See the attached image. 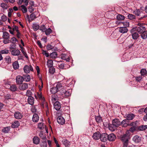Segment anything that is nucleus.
Returning <instances> with one entry per match:
<instances>
[{"label":"nucleus","mask_w":147,"mask_h":147,"mask_svg":"<svg viewBox=\"0 0 147 147\" xmlns=\"http://www.w3.org/2000/svg\"><path fill=\"white\" fill-rule=\"evenodd\" d=\"M128 141L123 142V147H128L129 146H128Z\"/></svg>","instance_id":"63"},{"label":"nucleus","mask_w":147,"mask_h":147,"mask_svg":"<svg viewBox=\"0 0 147 147\" xmlns=\"http://www.w3.org/2000/svg\"><path fill=\"white\" fill-rule=\"evenodd\" d=\"M57 120L59 124L62 125L65 122L64 119L61 116H59L57 119Z\"/></svg>","instance_id":"10"},{"label":"nucleus","mask_w":147,"mask_h":147,"mask_svg":"<svg viewBox=\"0 0 147 147\" xmlns=\"http://www.w3.org/2000/svg\"><path fill=\"white\" fill-rule=\"evenodd\" d=\"M100 134L98 131L94 133L92 137L93 139L95 140L99 139L100 138Z\"/></svg>","instance_id":"12"},{"label":"nucleus","mask_w":147,"mask_h":147,"mask_svg":"<svg viewBox=\"0 0 147 147\" xmlns=\"http://www.w3.org/2000/svg\"><path fill=\"white\" fill-rule=\"evenodd\" d=\"M14 116L16 119H21L22 118L23 115L22 113L19 112L17 111L15 112Z\"/></svg>","instance_id":"14"},{"label":"nucleus","mask_w":147,"mask_h":147,"mask_svg":"<svg viewBox=\"0 0 147 147\" xmlns=\"http://www.w3.org/2000/svg\"><path fill=\"white\" fill-rule=\"evenodd\" d=\"M37 95L39 98L40 100H42L43 102H45V99L44 97H42L41 93H37Z\"/></svg>","instance_id":"43"},{"label":"nucleus","mask_w":147,"mask_h":147,"mask_svg":"<svg viewBox=\"0 0 147 147\" xmlns=\"http://www.w3.org/2000/svg\"><path fill=\"white\" fill-rule=\"evenodd\" d=\"M119 30L120 33L124 34L127 33L128 30L126 27H119Z\"/></svg>","instance_id":"13"},{"label":"nucleus","mask_w":147,"mask_h":147,"mask_svg":"<svg viewBox=\"0 0 147 147\" xmlns=\"http://www.w3.org/2000/svg\"><path fill=\"white\" fill-rule=\"evenodd\" d=\"M20 53V51L18 49H14L11 51V54L14 56H18Z\"/></svg>","instance_id":"18"},{"label":"nucleus","mask_w":147,"mask_h":147,"mask_svg":"<svg viewBox=\"0 0 147 147\" xmlns=\"http://www.w3.org/2000/svg\"><path fill=\"white\" fill-rule=\"evenodd\" d=\"M62 87L61 84L59 82L58 83L56 87L52 88L50 90L51 92L53 94H55L57 92L59 89H60Z\"/></svg>","instance_id":"2"},{"label":"nucleus","mask_w":147,"mask_h":147,"mask_svg":"<svg viewBox=\"0 0 147 147\" xmlns=\"http://www.w3.org/2000/svg\"><path fill=\"white\" fill-rule=\"evenodd\" d=\"M128 18L129 19L133 20V19L135 18L136 17L133 14H129L128 16Z\"/></svg>","instance_id":"48"},{"label":"nucleus","mask_w":147,"mask_h":147,"mask_svg":"<svg viewBox=\"0 0 147 147\" xmlns=\"http://www.w3.org/2000/svg\"><path fill=\"white\" fill-rule=\"evenodd\" d=\"M17 87L16 85H13L10 86V89L12 92H14L17 90Z\"/></svg>","instance_id":"30"},{"label":"nucleus","mask_w":147,"mask_h":147,"mask_svg":"<svg viewBox=\"0 0 147 147\" xmlns=\"http://www.w3.org/2000/svg\"><path fill=\"white\" fill-rule=\"evenodd\" d=\"M32 94V92L30 90H28L27 91L26 95L27 96H28V97H29V96H31V95Z\"/></svg>","instance_id":"57"},{"label":"nucleus","mask_w":147,"mask_h":147,"mask_svg":"<svg viewBox=\"0 0 147 147\" xmlns=\"http://www.w3.org/2000/svg\"><path fill=\"white\" fill-rule=\"evenodd\" d=\"M22 7V10L23 13H25L27 11V9L23 5L21 6Z\"/></svg>","instance_id":"51"},{"label":"nucleus","mask_w":147,"mask_h":147,"mask_svg":"<svg viewBox=\"0 0 147 147\" xmlns=\"http://www.w3.org/2000/svg\"><path fill=\"white\" fill-rule=\"evenodd\" d=\"M34 98L32 96L28 97V101L29 104L31 105H33L34 103Z\"/></svg>","instance_id":"26"},{"label":"nucleus","mask_w":147,"mask_h":147,"mask_svg":"<svg viewBox=\"0 0 147 147\" xmlns=\"http://www.w3.org/2000/svg\"><path fill=\"white\" fill-rule=\"evenodd\" d=\"M71 93V89H69L66 91L65 92V95L66 96H70Z\"/></svg>","instance_id":"41"},{"label":"nucleus","mask_w":147,"mask_h":147,"mask_svg":"<svg viewBox=\"0 0 147 147\" xmlns=\"http://www.w3.org/2000/svg\"><path fill=\"white\" fill-rule=\"evenodd\" d=\"M47 49L48 50H49L53 49V47L51 45H48L47 46Z\"/></svg>","instance_id":"59"},{"label":"nucleus","mask_w":147,"mask_h":147,"mask_svg":"<svg viewBox=\"0 0 147 147\" xmlns=\"http://www.w3.org/2000/svg\"><path fill=\"white\" fill-rule=\"evenodd\" d=\"M54 140L57 147H60V146L58 143V141L55 138H54Z\"/></svg>","instance_id":"64"},{"label":"nucleus","mask_w":147,"mask_h":147,"mask_svg":"<svg viewBox=\"0 0 147 147\" xmlns=\"http://www.w3.org/2000/svg\"><path fill=\"white\" fill-rule=\"evenodd\" d=\"M49 72L51 74H53L55 72V68L52 67H49Z\"/></svg>","instance_id":"49"},{"label":"nucleus","mask_w":147,"mask_h":147,"mask_svg":"<svg viewBox=\"0 0 147 147\" xmlns=\"http://www.w3.org/2000/svg\"><path fill=\"white\" fill-rule=\"evenodd\" d=\"M117 18L118 20H124L125 17L122 15L119 14L117 16Z\"/></svg>","instance_id":"39"},{"label":"nucleus","mask_w":147,"mask_h":147,"mask_svg":"<svg viewBox=\"0 0 147 147\" xmlns=\"http://www.w3.org/2000/svg\"><path fill=\"white\" fill-rule=\"evenodd\" d=\"M9 34L8 32H3L2 37L4 40L3 42L5 44L11 42V40H9Z\"/></svg>","instance_id":"1"},{"label":"nucleus","mask_w":147,"mask_h":147,"mask_svg":"<svg viewBox=\"0 0 147 147\" xmlns=\"http://www.w3.org/2000/svg\"><path fill=\"white\" fill-rule=\"evenodd\" d=\"M47 28L44 25H41L40 27V29L43 32L45 31Z\"/></svg>","instance_id":"52"},{"label":"nucleus","mask_w":147,"mask_h":147,"mask_svg":"<svg viewBox=\"0 0 147 147\" xmlns=\"http://www.w3.org/2000/svg\"><path fill=\"white\" fill-rule=\"evenodd\" d=\"M147 128V125H142L139 126L138 128V129L140 131H143L145 130Z\"/></svg>","instance_id":"42"},{"label":"nucleus","mask_w":147,"mask_h":147,"mask_svg":"<svg viewBox=\"0 0 147 147\" xmlns=\"http://www.w3.org/2000/svg\"><path fill=\"white\" fill-rule=\"evenodd\" d=\"M95 119L96 121L98 123H101L102 121V118L100 116H95Z\"/></svg>","instance_id":"33"},{"label":"nucleus","mask_w":147,"mask_h":147,"mask_svg":"<svg viewBox=\"0 0 147 147\" xmlns=\"http://www.w3.org/2000/svg\"><path fill=\"white\" fill-rule=\"evenodd\" d=\"M20 47L21 49V50L23 54H24V56L26 58H28V56L26 53L25 52L24 48L22 47Z\"/></svg>","instance_id":"40"},{"label":"nucleus","mask_w":147,"mask_h":147,"mask_svg":"<svg viewBox=\"0 0 147 147\" xmlns=\"http://www.w3.org/2000/svg\"><path fill=\"white\" fill-rule=\"evenodd\" d=\"M136 29L134 28H132L130 30L132 38L134 39H137L139 36L138 34L136 32Z\"/></svg>","instance_id":"5"},{"label":"nucleus","mask_w":147,"mask_h":147,"mask_svg":"<svg viewBox=\"0 0 147 147\" xmlns=\"http://www.w3.org/2000/svg\"><path fill=\"white\" fill-rule=\"evenodd\" d=\"M133 28H135L136 30L140 34L144 33V32H146V28L145 27L143 26H140L136 27Z\"/></svg>","instance_id":"4"},{"label":"nucleus","mask_w":147,"mask_h":147,"mask_svg":"<svg viewBox=\"0 0 147 147\" xmlns=\"http://www.w3.org/2000/svg\"><path fill=\"white\" fill-rule=\"evenodd\" d=\"M51 100L52 101L55 102L59 100V97L57 95L55 94L52 96Z\"/></svg>","instance_id":"34"},{"label":"nucleus","mask_w":147,"mask_h":147,"mask_svg":"<svg viewBox=\"0 0 147 147\" xmlns=\"http://www.w3.org/2000/svg\"><path fill=\"white\" fill-rule=\"evenodd\" d=\"M40 137L42 139H45L46 138V136L43 134L42 132H40L39 135Z\"/></svg>","instance_id":"56"},{"label":"nucleus","mask_w":147,"mask_h":147,"mask_svg":"<svg viewBox=\"0 0 147 147\" xmlns=\"http://www.w3.org/2000/svg\"><path fill=\"white\" fill-rule=\"evenodd\" d=\"M140 73L142 76H144L147 74V71L145 69H142L141 70Z\"/></svg>","instance_id":"44"},{"label":"nucleus","mask_w":147,"mask_h":147,"mask_svg":"<svg viewBox=\"0 0 147 147\" xmlns=\"http://www.w3.org/2000/svg\"><path fill=\"white\" fill-rule=\"evenodd\" d=\"M39 117L37 114H34L33 116L32 120L33 122H36L38 121L39 120Z\"/></svg>","instance_id":"21"},{"label":"nucleus","mask_w":147,"mask_h":147,"mask_svg":"<svg viewBox=\"0 0 147 147\" xmlns=\"http://www.w3.org/2000/svg\"><path fill=\"white\" fill-rule=\"evenodd\" d=\"M10 128V127H4L2 129V132L5 133H8L9 131Z\"/></svg>","instance_id":"29"},{"label":"nucleus","mask_w":147,"mask_h":147,"mask_svg":"<svg viewBox=\"0 0 147 147\" xmlns=\"http://www.w3.org/2000/svg\"><path fill=\"white\" fill-rule=\"evenodd\" d=\"M112 124L115 127H118L120 125V122L117 119H115L112 121Z\"/></svg>","instance_id":"17"},{"label":"nucleus","mask_w":147,"mask_h":147,"mask_svg":"<svg viewBox=\"0 0 147 147\" xmlns=\"http://www.w3.org/2000/svg\"><path fill=\"white\" fill-rule=\"evenodd\" d=\"M24 81L23 77L20 75L17 76L16 78V82L17 84H21Z\"/></svg>","instance_id":"7"},{"label":"nucleus","mask_w":147,"mask_h":147,"mask_svg":"<svg viewBox=\"0 0 147 147\" xmlns=\"http://www.w3.org/2000/svg\"><path fill=\"white\" fill-rule=\"evenodd\" d=\"M140 17L139 18V19L140 20L142 19L143 18L146 17H147V15H145L142 12L141 13L140 15Z\"/></svg>","instance_id":"47"},{"label":"nucleus","mask_w":147,"mask_h":147,"mask_svg":"<svg viewBox=\"0 0 147 147\" xmlns=\"http://www.w3.org/2000/svg\"><path fill=\"white\" fill-rule=\"evenodd\" d=\"M52 31L50 28H46L45 31L44 32L45 34L47 36L49 35L52 32Z\"/></svg>","instance_id":"32"},{"label":"nucleus","mask_w":147,"mask_h":147,"mask_svg":"<svg viewBox=\"0 0 147 147\" xmlns=\"http://www.w3.org/2000/svg\"><path fill=\"white\" fill-rule=\"evenodd\" d=\"M128 121L126 119L123 120L122 122H121V124L122 127H126L129 124H128Z\"/></svg>","instance_id":"23"},{"label":"nucleus","mask_w":147,"mask_h":147,"mask_svg":"<svg viewBox=\"0 0 147 147\" xmlns=\"http://www.w3.org/2000/svg\"><path fill=\"white\" fill-rule=\"evenodd\" d=\"M129 135L127 134L126 133L125 134L121 136L120 137V139L123 142H125L127 141H128L129 139Z\"/></svg>","instance_id":"6"},{"label":"nucleus","mask_w":147,"mask_h":147,"mask_svg":"<svg viewBox=\"0 0 147 147\" xmlns=\"http://www.w3.org/2000/svg\"><path fill=\"white\" fill-rule=\"evenodd\" d=\"M121 23L123 24L124 27H126L127 28L129 26V22L128 21H124L123 22H122Z\"/></svg>","instance_id":"55"},{"label":"nucleus","mask_w":147,"mask_h":147,"mask_svg":"<svg viewBox=\"0 0 147 147\" xmlns=\"http://www.w3.org/2000/svg\"><path fill=\"white\" fill-rule=\"evenodd\" d=\"M107 137V134L106 133H103L100 134V139L102 142H105L108 139Z\"/></svg>","instance_id":"9"},{"label":"nucleus","mask_w":147,"mask_h":147,"mask_svg":"<svg viewBox=\"0 0 147 147\" xmlns=\"http://www.w3.org/2000/svg\"><path fill=\"white\" fill-rule=\"evenodd\" d=\"M5 59L6 62L7 63L9 64L11 63V59L9 56H7L5 58Z\"/></svg>","instance_id":"35"},{"label":"nucleus","mask_w":147,"mask_h":147,"mask_svg":"<svg viewBox=\"0 0 147 147\" xmlns=\"http://www.w3.org/2000/svg\"><path fill=\"white\" fill-rule=\"evenodd\" d=\"M0 6L3 8L5 9H7L8 7V6L7 4L3 3L0 4Z\"/></svg>","instance_id":"45"},{"label":"nucleus","mask_w":147,"mask_h":147,"mask_svg":"<svg viewBox=\"0 0 147 147\" xmlns=\"http://www.w3.org/2000/svg\"><path fill=\"white\" fill-rule=\"evenodd\" d=\"M12 65L15 69H18L19 67V65L18 61H16L13 63Z\"/></svg>","instance_id":"27"},{"label":"nucleus","mask_w":147,"mask_h":147,"mask_svg":"<svg viewBox=\"0 0 147 147\" xmlns=\"http://www.w3.org/2000/svg\"><path fill=\"white\" fill-rule=\"evenodd\" d=\"M47 64L49 67H52L53 65V60H48L47 61Z\"/></svg>","instance_id":"31"},{"label":"nucleus","mask_w":147,"mask_h":147,"mask_svg":"<svg viewBox=\"0 0 147 147\" xmlns=\"http://www.w3.org/2000/svg\"><path fill=\"white\" fill-rule=\"evenodd\" d=\"M57 56V53L56 52H53L50 54V57L51 58L54 59L56 58Z\"/></svg>","instance_id":"36"},{"label":"nucleus","mask_w":147,"mask_h":147,"mask_svg":"<svg viewBox=\"0 0 147 147\" xmlns=\"http://www.w3.org/2000/svg\"><path fill=\"white\" fill-rule=\"evenodd\" d=\"M40 139L37 136H34L33 139V142L36 144H38L40 142Z\"/></svg>","instance_id":"22"},{"label":"nucleus","mask_w":147,"mask_h":147,"mask_svg":"<svg viewBox=\"0 0 147 147\" xmlns=\"http://www.w3.org/2000/svg\"><path fill=\"white\" fill-rule=\"evenodd\" d=\"M42 53L43 55H45L47 57H48L49 56V53H47L45 51L42 50Z\"/></svg>","instance_id":"58"},{"label":"nucleus","mask_w":147,"mask_h":147,"mask_svg":"<svg viewBox=\"0 0 147 147\" xmlns=\"http://www.w3.org/2000/svg\"><path fill=\"white\" fill-rule=\"evenodd\" d=\"M23 77V79H24V80L26 82H29L30 80V76L28 74L24 75Z\"/></svg>","instance_id":"25"},{"label":"nucleus","mask_w":147,"mask_h":147,"mask_svg":"<svg viewBox=\"0 0 147 147\" xmlns=\"http://www.w3.org/2000/svg\"><path fill=\"white\" fill-rule=\"evenodd\" d=\"M108 140L110 141H113L115 140L116 136L113 134H111L108 135Z\"/></svg>","instance_id":"15"},{"label":"nucleus","mask_w":147,"mask_h":147,"mask_svg":"<svg viewBox=\"0 0 147 147\" xmlns=\"http://www.w3.org/2000/svg\"><path fill=\"white\" fill-rule=\"evenodd\" d=\"M54 107L56 110H59L61 108L60 103L58 101H56L54 104Z\"/></svg>","instance_id":"16"},{"label":"nucleus","mask_w":147,"mask_h":147,"mask_svg":"<svg viewBox=\"0 0 147 147\" xmlns=\"http://www.w3.org/2000/svg\"><path fill=\"white\" fill-rule=\"evenodd\" d=\"M141 12L139 9H136L134 11V13L138 16H140V15Z\"/></svg>","instance_id":"46"},{"label":"nucleus","mask_w":147,"mask_h":147,"mask_svg":"<svg viewBox=\"0 0 147 147\" xmlns=\"http://www.w3.org/2000/svg\"><path fill=\"white\" fill-rule=\"evenodd\" d=\"M61 59L63 60H65L66 61H69L70 58L67 55L62 54H61Z\"/></svg>","instance_id":"19"},{"label":"nucleus","mask_w":147,"mask_h":147,"mask_svg":"<svg viewBox=\"0 0 147 147\" xmlns=\"http://www.w3.org/2000/svg\"><path fill=\"white\" fill-rule=\"evenodd\" d=\"M116 127H115L114 125H113L112 124V125H110L109 126V129L112 131H115V128Z\"/></svg>","instance_id":"54"},{"label":"nucleus","mask_w":147,"mask_h":147,"mask_svg":"<svg viewBox=\"0 0 147 147\" xmlns=\"http://www.w3.org/2000/svg\"><path fill=\"white\" fill-rule=\"evenodd\" d=\"M47 144L45 142H43L40 144V146L41 147H47Z\"/></svg>","instance_id":"61"},{"label":"nucleus","mask_w":147,"mask_h":147,"mask_svg":"<svg viewBox=\"0 0 147 147\" xmlns=\"http://www.w3.org/2000/svg\"><path fill=\"white\" fill-rule=\"evenodd\" d=\"M32 27L34 31H36L38 29L39 26L36 24H34L32 25Z\"/></svg>","instance_id":"37"},{"label":"nucleus","mask_w":147,"mask_h":147,"mask_svg":"<svg viewBox=\"0 0 147 147\" xmlns=\"http://www.w3.org/2000/svg\"><path fill=\"white\" fill-rule=\"evenodd\" d=\"M135 115L133 114H127L126 117L127 120H131L133 119Z\"/></svg>","instance_id":"28"},{"label":"nucleus","mask_w":147,"mask_h":147,"mask_svg":"<svg viewBox=\"0 0 147 147\" xmlns=\"http://www.w3.org/2000/svg\"><path fill=\"white\" fill-rule=\"evenodd\" d=\"M23 70L24 73L27 74L29 73L30 71L33 72L34 71L33 68L31 65H25Z\"/></svg>","instance_id":"3"},{"label":"nucleus","mask_w":147,"mask_h":147,"mask_svg":"<svg viewBox=\"0 0 147 147\" xmlns=\"http://www.w3.org/2000/svg\"><path fill=\"white\" fill-rule=\"evenodd\" d=\"M63 143L64 145L65 146H67L69 145L70 144V142L67 141L66 139H64L63 140Z\"/></svg>","instance_id":"38"},{"label":"nucleus","mask_w":147,"mask_h":147,"mask_svg":"<svg viewBox=\"0 0 147 147\" xmlns=\"http://www.w3.org/2000/svg\"><path fill=\"white\" fill-rule=\"evenodd\" d=\"M11 42L13 43H15L17 41V40L15 37L12 38L11 39Z\"/></svg>","instance_id":"60"},{"label":"nucleus","mask_w":147,"mask_h":147,"mask_svg":"<svg viewBox=\"0 0 147 147\" xmlns=\"http://www.w3.org/2000/svg\"><path fill=\"white\" fill-rule=\"evenodd\" d=\"M9 53V50L6 49H5L0 51V53L1 54H8Z\"/></svg>","instance_id":"50"},{"label":"nucleus","mask_w":147,"mask_h":147,"mask_svg":"<svg viewBox=\"0 0 147 147\" xmlns=\"http://www.w3.org/2000/svg\"><path fill=\"white\" fill-rule=\"evenodd\" d=\"M147 31H146V32H144V33H141V37L143 39H145L147 38L146 37V34H147Z\"/></svg>","instance_id":"53"},{"label":"nucleus","mask_w":147,"mask_h":147,"mask_svg":"<svg viewBox=\"0 0 147 147\" xmlns=\"http://www.w3.org/2000/svg\"><path fill=\"white\" fill-rule=\"evenodd\" d=\"M20 122L18 121H15L12 124L11 126L13 128H17L20 125Z\"/></svg>","instance_id":"20"},{"label":"nucleus","mask_w":147,"mask_h":147,"mask_svg":"<svg viewBox=\"0 0 147 147\" xmlns=\"http://www.w3.org/2000/svg\"><path fill=\"white\" fill-rule=\"evenodd\" d=\"M15 43H11V44L10 45L9 48L10 49H14L16 46V45L15 44Z\"/></svg>","instance_id":"62"},{"label":"nucleus","mask_w":147,"mask_h":147,"mask_svg":"<svg viewBox=\"0 0 147 147\" xmlns=\"http://www.w3.org/2000/svg\"><path fill=\"white\" fill-rule=\"evenodd\" d=\"M133 140L136 143H138L141 141L140 138L138 136L136 135L133 137Z\"/></svg>","instance_id":"24"},{"label":"nucleus","mask_w":147,"mask_h":147,"mask_svg":"<svg viewBox=\"0 0 147 147\" xmlns=\"http://www.w3.org/2000/svg\"><path fill=\"white\" fill-rule=\"evenodd\" d=\"M28 85L26 83H23L19 86V89L22 90H24L28 89Z\"/></svg>","instance_id":"11"},{"label":"nucleus","mask_w":147,"mask_h":147,"mask_svg":"<svg viewBox=\"0 0 147 147\" xmlns=\"http://www.w3.org/2000/svg\"><path fill=\"white\" fill-rule=\"evenodd\" d=\"M38 128L42 130L45 128V129L46 132H48L47 127L46 125H45L42 123H39L38 124Z\"/></svg>","instance_id":"8"}]
</instances>
